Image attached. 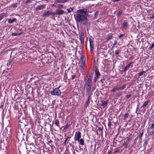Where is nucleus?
Returning <instances> with one entry per match:
<instances>
[{
	"label": "nucleus",
	"instance_id": "obj_10",
	"mask_svg": "<svg viewBox=\"0 0 154 154\" xmlns=\"http://www.w3.org/2000/svg\"><path fill=\"white\" fill-rule=\"evenodd\" d=\"M45 5H38L36 7L35 9L37 11H39L40 10L43 9L45 8Z\"/></svg>",
	"mask_w": 154,
	"mask_h": 154
},
{
	"label": "nucleus",
	"instance_id": "obj_29",
	"mask_svg": "<svg viewBox=\"0 0 154 154\" xmlns=\"http://www.w3.org/2000/svg\"><path fill=\"white\" fill-rule=\"evenodd\" d=\"M148 101H147L145 102L144 103V104H143L142 107H144L148 104Z\"/></svg>",
	"mask_w": 154,
	"mask_h": 154
},
{
	"label": "nucleus",
	"instance_id": "obj_34",
	"mask_svg": "<svg viewBox=\"0 0 154 154\" xmlns=\"http://www.w3.org/2000/svg\"><path fill=\"white\" fill-rule=\"evenodd\" d=\"M69 125H68V124H67L64 127L63 130L66 131V129H67V128L69 127Z\"/></svg>",
	"mask_w": 154,
	"mask_h": 154
},
{
	"label": "nucleus",
	"instance_id": "obj_9",
	"mask_svg": "<svg viewBox=\"0 0 154 154\" xmlns=\"http://www.w3.org/2000/svg\"><path fill=\"white\" fill-rule=\"evenodd\" d=\"M64 11L62 10H57L56 14L57 15H62L63 14Z\"/></svg>",
	"mask_w": 154,
	"mask_h": 154
},
{
	"label": "nucleus",
	"instance_id": "obj_24",
	"mask_svg": "<svg viewBox=\"0 0 154 154\" xmlns=\"http://www.w3.org/2000/svg\"><path fill=\"white\" fill-rule=\"evenodd\" d=\"M55 125L57 127H60V126L59 125V120L58 119L55 120Z\"/></svg>",
	"mask_w": 154,
	"mask_h": 154
},
{
	"label": "nucleus",
	"instance_id": "obj_46",
	"mask_svg": "<svg viewBox=\"0 0 154 154\" xmlns=\"http://www.w3.org/2000/svg\"><path fill=\"white\" fill-rule=\"evenodd\" d=\"M68 137H67L66 138V139L65 140V141L64 142V144H66V141H67V140H68Z\"/></svg>",
	"mask_w": 154,
	"mask_h": 154
},
{
	"label": "nucleus",
	"instance_id": "obj_56",
	"mask_svg": "<svg viewBox=\"0 0 154 154\" xmlns=\"http://www.w3.org/2000/svg\"><path fill=\"white\" fill-rule=\"evenodd\" d=\"M19 114H20L21 116V112L19 113Z\"/></svg>",
	"mask_w": 154,
	"mask_h": 154
},
{
	"label": "nucleus",
	"instance_id": "obj_20",
	"mask_svg": "<svg viewBox=\"0 0 154 154\" xmlns=\"http://www.w3.org/2000/svg\"><path fill=\"white\" fill-rule=\"evenodd\" d=\"M126 85H124L118 87V89L119 90H122L125 88H126Z\"/></svg>",
	"mask_w": 154,
	"mask_h": 154
},
{
	"label": "nucleus",
	"instance_id": "obj_57",
	"mask_svg": "<svg viewBox=\"0 0 154 154\" xmlns=\"http://www.w3.org/2000/svg\"><path fill=\"white\" fill-rule=\"evenodd\" d=\"M101 129V128H100V130Z\"/></svg>",
	"mask_w": 154,
	"mask_h": 154
},
{
	"label": "nucleus",
	"instance_id": "obj_11",
	"mask_svg": "<svg viewBox=\"0 0 154 154\" xmlns=\"http://www.w3.org/2000/svg\"><path fill=\"white\" fill-rule=\"evenodd\" d=\"M76 141H78L79 144L82 146L84 145V140L82 138H80Z\"/></svg>",
	"mask_w": 154,
	"mask_h": 154
},
{
	"label": "nucleus",
	"instance_id": "obj_58",
	"mask_svg": "<svg viewBox=\"0 0 154 154\" xmlns=\"http://www.w3.org/2000/svg\"><path fill=\"white\" fill-rule=\"evenodd\" d=\"M101 129V128H100V130Z\"/></svg>",
	"mask_w": 154,
	"mask_h": 154
},
{
	"label": "nucleus",
	"instance_id": "obj_48",
	"mask_svg": "<svg viewBox=\"0 0 154 154\" xmlns=\"http://www.w3.org/2000/svg\"><path fill=\"white\" fill-rule=\"evenodd\" d=\"M97 78H97L96 77H95L94 79V81L95 82H96L97 80Z\"/></svg>",
	"mask_w": 154,
	"mask_h": 154
},
{
	"label": "nucleus",
	"instance_id": "obj_54",
	"mask_svg": "<svg viewBox=\"0 0 154 154\" xmlns=\"http://www.w3.org/2000/svg\"><path fill=\"white\" fill-rule=\"evenodd\" d=\"M116 44H117V42L116 41V42H115V43H114V45H116Z\"/></svg>",
	"mask_w": 154,
	"mask_h": 154
},
{
	"label": "nucleus",
	"instance_id": "obj_53",
	"mask_svg": "<svg viewBox=\"0 0 154 154\" xmlns=\"http://www.w3.org/2000/svg\"><path fill=\"white\" fill-rule=\"evenodd\" d=\"M143 134V132H142L140 134V137Z\"/></svg>",
	"mask_w": 154,
	"mask_h": 154
},
{
	"label": "nucleus",
	"instance_id": "obj_50",
	"mask_svg": "<svg viewBox=\"0 0 154 154\" xmlns=\"http://www.w3.org/2000/svg\"><path fill=\"white\" fill-rule=\"evenodd\" d=\"M56 4H55V3H54V4L51 5L52 6V7H54V6H56Z\"/></svg>",
	"mask_w": 154,
	"mask_h": 154
},
{
	"label": "nucleus",
	"instance_id": "obj_52",
	"mask_svg": "<svg viewBox=\"0 0 154 154\" xmlns=\"http://www.w3.org/2000/svg\"><path fill=\"white\" fill-rule=\"evenodd\" d=\"M75 77V76H74V75H72V79H73Z\"/></svg>",
	"mask_w": 154,
	"mask_h": 154
},
{
	"label": "nucleus",
	"instance_id": "obj_1",
	"mask_svg": "<svg viewBox=\"0 0 154 154\" xmlns=\"http://www.w3.org/2000/svg\"><path fill=\"white\" fill-rule=\"evenodd\" d=\"M76 21L79 23H82L85 25L87 22V18L86 15L88 14V11L86 8L78 10L77 11Z\"/></svg>",
	"mask_w": 154,
	"mask_h": 154
},
{
	"label": "nucleus",
	"instance_id": "obj_23",
	"mask_svg": "<svg viewBox=\"0 0 154 154\" xmlns=\"http://www.w3.org/2000/svg\"><path fill=\"white\" fill-rule=\"evenodd\" d=\"M122 92L120 91L119 93H117L116 94V97H119L120 96H121L122 94Z\"/></svg>",
	"mask_w": 154,
	"mask_h": 154
},
{
	"label": "nucleus",
	"instance_id": "obj_3",
	"mask_svg": "<svg viewBox=\"0 0 154 154\" xmlns=\"http://www.w3.org/2000/svg\"><path fill=\"white\" fill-rule=\"evenodd\" d=\"M51 93L52 95L59 96L61 94V91L59 88H55L53 91H51Z\"/></svg>",
	"mask_w": 154,
	"mask_h": 154
},
{
	"label": "nucleus",
	"instance_id": "obj_35",
	"mask_svg": "<svg viewBox=\"0 0 154 154\" xmlns=\"http://www.w3.org/2000/svg\"><path fill=\"white\" fill-rule=\"evenodd\" d=\"M11 7H13L14 8H16L17 7V5L16 3H13L11 5Z\"/></svg>",
	"mask_w": 154,
	"mask_h": 154
},
{
	"label": "nucleus",
	"instance_id": "obj_19",
	"mask_svg": "<svg viewBox=\"0 0 154 154\" xmlns=\"http://www.w3.org/2000/svg\"><path fill=\"white\" fill-rule=\"evenodd\" d=\"M118 87H114L110 91V92H115L117 91H118Z\"/></svg>",
	"mask_w": 154,
	"mask_h": 154
},
{
	"label": "nucleus",
	"instance_id": "obj_6",
	"mask_svg": "<svg viewBox=\"0 0 154 154\" xmlns=\"http://www.w3.org/2000/svg\"><path fill=\"white\" fill-rule=\"evenodd\" d=\"M128 24L126 20H124L122 25V30H125L127 28Z\"/></svg>",
	"mask_w": 154,
	"mask_h": 154
},
{
	"label": "nucleus",
	"instance_id": "obj_15",
	"mask_svg": "<svg viewBox=\"0 0 154 154\" xmlns=\"http://www.w3.org/2000/svg\"><path fill=\"white\" fill-rule=\"evenodd\" d=\"M132 62H131L129 63L124 68V71H126L129 69V67L131 66V64L132 63Z\"/></svg>",
	"mask_w": 154,
	"mask_h": 154
},
{
	"label": "nucleus",
	"instance_id": "obj_28",
	"mask_svg": "<svg viewBox=\"0 0 154 154\" xmlns=\"http://www.w3.org/2000/svg\"><path fill=\"white\" fill-rule=\"evenodd\" d=\"M21 34V32L17 33H13L11 34L12 35H20Z\"/></svg>",
	"mask_w": 154,
	"mask_h": 154
},
{
	"label": "nucleus",
	"instance_id": "obj_17",
	"mask_svg": "<svg viewBox=\"0 0 154 154\" xmlns=\"http://www.w3.org/2000/svg\"><path fill=\"white\" fill-rule=\"evenodd\" d=\"M107 101H102L101 102V106H102L103 107H105L107 105Z\"/></svg>",
	"mask_w": 154,
	"mask_h": 154
},
{
	"label": "nucleus",
	"instance_id": "obj_22",
	"mask_svg": "<svg viewBox=\"0 0 154 154\" xmlns=\"http://www.w3.org/2000/svg\"><path fill=\"white\" fill-rule=\"evenodd\" d=\"M95 75L96 77L97 78H99V76H100V74L99 72L97 70L95 71Z\"/></svg>",
	"mask_w": 154,
	"mask_h": 154
},
{
	"label": "nucleus",
	"instance_id": "obj_38",
	"mask_svg": "<svg viewBox=\"0 0 154 154\" xmlns=\"http://www.w3.org/2000/svg\"><path fill=\"white\" fill-rule=\"evenodd\" d=\"M125 36L124 34H120L119 36V38H120L121 37H123Z\"/></svg>",
	"mask_w": 154,
	"mask_h": 154
},
{
	"label": "nucleus",
	"instance_id": "obj_7",
	"mask_svg": "<svg viewBox=\"0 0 154 154\" xmlns=\"http://www.w3.org/2000/svg\"><path fill=\"white\" fill-rule=\"evenodd\" d=\"M54 14V13H52L51 11H48L45 12L42 15L43 17H48L51 14Z\"/></svg>",
	"mask_w": 154,
	"mask_h": 154
},
{
	"label": "nucleus",
	"instance_id": "obj_14",
	"mask_svg": "<svg viewBox=\"0 0 154 154\" xmlns=\"http://www.w3.org/2000/svg\"><path fill=\"white\" fill-rule=\"evenodd\" d=\"M93 74L92 73L87 78L86 81L92 82V79L93 77Z\"/></svg>",
	"mask_w": 154,
	"mask_h": 154
},
{
	"label": "nucleus",
	"instance_id": "obj_37",
	"mask_svg": "<svg viewBox=\"0 0 154 154\" xmlns=\"http://www.w3.org/2000/svg\"><path fill=\"white\" fill-rule=\"evenodd\" d=\"M93 38L92 37H91L89 38V42L90 43L91 42H93Z\"/></svg>",
	"mask_w": 154,
	"mask_h": 154
},
{
	"label": "nucleus",
	"instance_id": "obj_13",
	"mask_svg": "<svg viewBox=\"0 0 154 154\" xmlns=\"http://www.w3.org/2000/svg\"><path fill=\"white\" fill-rule=\"evenodd\" d=\"M113 35L112 34H108L106 37V40H108L112 38Z\"/></svg>",
	"mask_w": 154,
	"mask_h": 154
},
{
	"label": "nucleus",
	"instance_id": "obj_32",
	"mask_svg": "<svg viewBox=\"0 0 154 154\" xmlns=\"http://www.w3.org/2000/svg\"><path fill=\"white\" fill-rule=\"evenodd\" d=\"M146 72L145 71H142L140 72L138 74V75L141 76L143 74H144Z\"/></svg>",
	"mask_w": 154,
	"mask_h": 154
},
{
	"label": "nucleus",
	"instance_id": "obj_27",
	"mask_svg": "<svg viewBox=\"0 0 154 154\" xmlns=\"http://www.w3.org/2000/svg\"><path fill=\"white\" fill-rule=\"evenodd\" d=\"M73 8H68L67 9V10L68 11V12L69 13H70L71 12V11H73Z\"/></svg>",
	"mask_w": 154,
	"mask_h": 154
},
{
	"label": "nucleus",
	"instance_id": "obj_39",
	"mask_svg": "<svg viewBox=\"0 0 154 154\" xmlns=\"http://www.w3.org/2000/svg\"><path fill=\"white\" fill-rule=\"evenodd\" d=\"M119 51L118 50H116L115 51V54L116 55H117L119 54Z\"/></svg>",
	"mask_w": 154,
	"mask_h": 154
},
{
	"label": "nucleus",
	"instance_id": "obj_2",
	"mask_svg": "<svg viewBox=\"0 0 154 154\" xmlns=\"http://www.w3.org/2000/svg\"><path fill=\"white\" fill-rule=\"evenodd\" d=\"M92 82L86 81L84 85V88L87 93L90 92L91 85Z\"/></svg>",
	"mask_w": 154,
	"mask_h": 154
},
{
	"label": "nucleus",
	"instance_id": "obj_18",
	"mask_svg": "<svg viewBox=\"0 0 154 154\" xmlns=\"http://www.w3.org/2000/svg\"><path fill=\"white\" fill-rule=\"evenodd\" d=\"M16 20V18H14L12 20L10 19L8 20V23H12L14 22Z\"/></svg>",
	"mask_w": 154,
	"mask_h": 154
},
{
	"label": "nucleus",
	"instance_id": "obj_30",
	"mask_svg": "<svg viewBox=\"0 0 154 154\" xmlns=\"http://www.w3.org/2000/svg\"><path fill=\"white\" fill-rule=\"evenodd\" d=\"M98 11H96L94 14V18H96L97 17V16L98 15Z\"/></svg>",
	"mask_w": 154,
	"mask_h": 154
},
{
	"label": "nucleus",
	"instance_id": "obj_33",
	"mask_svg": "<svg viewBox=\"0 0 154 154\" xmlns=\"http://www.w3.org/2000/svg\"><path fill=\"white\" fill-rule=\"evenodd\" d=\"M129 114L128 113H126L124 116V120H125L128 117Z\"/></svg>",
	"mask_w": 154,
	"mask_h": 154
},
{
	"label": "nucleus",
	"instance_id": "obj_47",
	"mask_svg": "<svg viewBox=\"0 0 154 154\" xmlns=\"http://www.w3.org/2000/svg\"><path fill=\"white\" fill-rule=\"evenodd\" d=\"M150 18L151 19H153L154 18V13L151 15V16L150 17Z\"/></svg>",
	"mask_w": 154,
	"mask_h": 154
},
{
	"label": "nucleus",
	"instance_id": "obj_36",
	"mask_svg": "<svg viewBox=\"0 0 154 154\" xmlns=\"http://www.w3.org/2000/svg\"><path fill=\"white\" fill-rule=\"evenodd\" d=\"M63 5H60L59 4L57 6V8H63Z\"/></svg>",
	"mask_w": 154,
	"mask_h": 154
},
{
	"label": "nucleus",
	"instance_id": "obj_42",
	"mask_svg": "<svg viewBox=\"0 0 154 154\" xmlns=\"http://www.w3.org/2000/svg\"><path fill=\"white\" fill-rule=\"evenodd\" d=\"M131 96V95H126L125 96V97L127 98L128 99V98H129Z\"/></svg>",
	"mask_w": 154,
	"mask_h": 154
},
{
	"label": "nucleus",
	"instance_id": "obj_5",
	"mask_svg": "<svg viewBox=\"0 0 154 154\" xmlns=\"http://www.w3.org/2000/svg\"><path fill=\"white\" fill-rule=\"evenodd\" d=\"M86 57L84 55H82L81 57V64L82 68H85V65Z\"/></svg>",
	"mask_w": 154,
	"mask_h": 154
},
{
	"label": "nucleus",
	"instance_id": "obj_16",
	"mask_svg": "<svg viewBox=\"0 0 154 154\" xmlns=\"http://www.w3.org/2000/svg\"><path fill=\"white\" fill-rule=\"evenodd\" d=\"M94 42H90V46L91 51H92L93 50V49L94 48Z\"/></svg>",
	"mask_w": 154,
	"mask_h": 154
},
{
	"label": "nucleus",
	"instance_id": "obj_51",
	"mask_svg": "<svg viewBox=\"0 0 154 154\" xmlns=\"http://www.w3.org/2000/svg\"><path fill=\"white\" fill-rule=\"evenodd\" d=\"M100 81H101V82H102V83H103L104 80L102 79Z\"/></svg>",
	"mask_w": 154,
	"mask_h": 154
},
{
	"label": "nucleus",
	"instance_id": "obj_43",
	"mask_svg": "<svg viewBox=\"0 0 154 154\" xmlns=\"http://www.w3.org/2000/svg\"><path fill=\"white\" fill-rule=\"evenodd\" d=\"M31 0H26V1H25V3L27 4L29 2H30Z\"/></svg>",
	"mask_w": 154,
	"mask_h": 154
},
{
	"label": "nucleus",
	"instance_id": "obj_45",
	"mask_svg": "<svg viewBox=\"0 0 154 154\" xmlns=\"http://www.w3.org/2000/svg\"><path fill=\"white\" fill-rule=\"evenodd\" d=\"M2 135L4 136L5 137L6 136V134L5 132H5H4V131L2 133Z\"/></svg>",
	"mask_w": 154,
	"mask_h": 154
},
{
	"label": "nucleus",
	"instance_id": "obj_44",
	"mask_svg": "<svg viewBox=\"0 0 154 154\" xmlns=\"http://www.w3.org/2000/svg\"><path fill=\"white\" fill-rule=\"evenodd\" d=\"M111 122L110 121H109L108 123V125L109 126H111Z\"/></svg>",
	"mask_w": 154,
	"mask_h": 154
},
{
	"label": "nucleus",
	"instance_id": "obj_8",
	"mask_svg": "<svg viewBox=\"0 0 154 154\" xmlns=\"http://www.w3.org/2000/svg\"><path fill=\"white\" fill-rule=\"evenodd\" d=\"M80 39L81 41V43L82 44H84L85 39V36L84 33H81V36Z\"/></svg>",
	"mask_w": 154,
	"mask_h": 154
},
{
	"label": "nucleus",
	"instance_id": "obj_25",
	"mask_svg": "<svg viewBox=\"0 0 154 154\" xmlns=\"http://www.w3.org/2000/svg\"><path fill=\"white\" fill-rule=\"evenodd\" d=\"M89 99V97H88V100H87L86 103H85V106L86 107L87 106H88L89 105V103H90Z\"/></svg>",
	"mask_w": 154,
	"mask_h": 154
},
{
	"label": "nucleus",
	"instance_id": "obj_4",
	"mask_svg": "<svg viewBox=\"0 0 154 154\" xmlns=\"http://www.w3.org/2000/svg\"><path fill=\"white\" fill-rule=\"evenodd\" d=\"M82 137V134L81 132L79 131H77L75 132L74 137V140L75 141L79 140Z\"/></svg>",
	"mask_w": 154,
	"mask_h": 154
},
{
	"label": "nucleus",
	"instance_id": "obj_49",
	"mask_svg": "<svg viewBox=\"0 0 154 154\" xmlns=\"http://www.w3.org/2000/svg\"><path fill=\"white\" fill-rule=\"evenodd\" d=\"M128 147H129V145H128V144H127V145H126V146L125 147V148H128Z\"/></svg>",
	"mask_w": 154,
	"mask_h": 154
},
{
	"label": "nucleus",
	"instance_id": "obj_41",
	"mask_svg": "<svg viewBox=\"0 0 154 154\" xmlns=\"http://www.w3.org/2000/svg\"><path fill=\"white\" fill-rule=\"evenodd\" d=\"M154 47V44L152 43L150 47H149V48L150 49H152Z\"/></svg>",
	"mask_w": 154,
	"mask_h": 154
},
{
	"label": "nucleus",
	"instance_id": "obj_12",
	"mask_svg": "<svg viewBox=\"0 0 154 154\" xmlns=\"http://www.w3.org/2000/svg\"><path fill=\"white\" fill-rule=\"evenodd\" d=\"M68 0H56L55 1V4L59 3H64Z\"/></svg>",
	"mask_w": 154,
	"mask_h": 154
},
{
	"label": "nucleus",
	"instance_id": "obj_21",
	"mask_svg": "<svg viewBox=\"0 0 154 154\" xmlns=\"http://www.w3.org/2000/svg\"><path fill=\"white\" fill-rule=\"evenodd\" d=\"M6 14V13H3L0 14V20H1L5 16Z\"/></svg>",
	"mask_w": 154,
	"mask_h": 154
},
{
	"label": "nucleus",
	"instance_id": "obj_55",
	"mask_svg": "<svg viewBox=\"0 0 154 154\" xmlns=\"http://www.w3.org/2000/svg\"><path fill=\"white\" fill-rule=\"evenodd\" d=\"M120 0H114V1H120Z\"/></svg>",
	"mask_w": 154,
	"mask_h": 154
},
{
	"label": "nucleus",
	"instance_id": "obj_31",
	"mask_svg": "<svg viewBox=\"0 0 154 154\" xmlns=\"http://www.w3.org/2000/svg\"><path fill=\"white\" fill-rule=\"evenodd\" d=\"M154 133V129H153L152 131H151L149 133V135L150 136H152V135H153Z\"/></svg>",
	"mask_w": 154,
	"mask_h": 154
},
{
	"label": "nucleus",
	"instance_id": "obj_40",
	"mask_svg": "<svg viewBox=\"0 0 154 154\" xmlns=\"http://www.w3.org/2000/svg\"><path fill=\"white\" fill-rule=\"evenodd\" d=\"M151 129H152L154 128V124H152L151 126L150 127Z\"/></svg>",
	"mask_w": 154,
	"mask_h": 154
},
{
	"label": "nucleus",
	"instance_id": "obj_26",
	"mask_svg": "<svg viewBox=\"0 0 154 154\" xmlns=\"http://www.w3.org/2000/svg\"><path fill=\"white\" fill-rule=\"evenodd\" d=\"M122 10L119 11L118 13L117 14V17H119L122 14Z\"/></svg>",
	"mask_w": 154,
	"mask_h": 154
}]
</instances>
